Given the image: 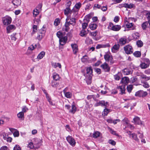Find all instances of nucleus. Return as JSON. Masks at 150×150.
<instances>
[{"mask_svg":"<svg viewBox=\"0 0 150 150\" xmlns=\"http://www.w3.org/2000/svg\"><path fill=\"white\" fill-rule=\"evenodd\" d=\"M20 35L18 33H13L11 35V40L13 41H15L16 39L20 38Z\"/></svg>","mask_w":150,"mask_h":150,"instance_id":"obj_10","label":"nucleus"},{"mask_svg":"<svg viewBox=\"0 0 150 150\" xmlns=\"http://www.w3.org/2000/svg\"><path fill=\"white\" fill-rule=\"evenodd\" d=\"M69 20V17H68L66 19V22L65 24V26L66 27L65 30L66 31H68L69 30V27L70 25L71 24L68 21Z\"/></svg>","mask_w":150,"mask_h":150,"instance_id":"obj_15","label":"nucleus"},{"mask_svg":"<svg viewBox=\"0 0 150 150\" xmlns=\"http://www.w3.org/2000/svg\"><path fill=\"white\" fill-rule=\"evenodd\" d=\"M52 66L54 68H56L57 67H58L59 68H61V65L59 63L52 62Z\"/></svg>","mask_w":150,"mask_h":150,"instance_id":"obj_30","label":"nucleus"},{"mask_svg":"<svg viewBox=\"0 0 150 150\" xmlns=\"http://www.w3.org/2000/svg\"><path fill=\"white\" fill-rule=\"evenodd\" d=\"M89 27L91 30H93L96 28L97 25L96 24L92 23L89 25Z\"/></svg>","mask_w":150,"mask_h":150,"instance_id":"obj_35","label":"nucleus"},{"mask_svg":"<svg viewBox=\"0 0 150 150\" xmlns=\"http://www.w3.org/2000/svg\"><path fill=\"white\" fill-rule=\"evenodd\" d=\"M106 46L103 45H98L96 47V49H99L101 48L105 47Z\"/></svg>","mask_w":150,"mask_h":150,"instance_id":"obj_56","label":"nucleus"},{"mask_svg":"<svg viewBox=\"0 0 150 150\" xmlns=\"http://www.w3.org/2000/svg\"><path fill=\"white\" fill-rule=\"evenodd\" d=\"M100 133L99 132H96L93 134V137L94 138H97L99 137Z\"/></svg>","mask_w":150,"mask_h":150,"instance_id":"obj_42","label":"nucleus"},{"mask_svg":"<svg viewBox=\"0 0 150 150\" xmlns=\"http://www.w3.org/2000/svg\"><path fill=\"white\" fill-rule=\"evenodd\" d=\"M139 34L137 33H135L132 34V37L135 39H137L139 38Z\"/></svg>","mask_w":150,"mask_h":150,"instance_id":"obj_40","label":"nucleus"},{"mask_svg":"<svg viewBox=\"0 0 150 150\" xmlns=\"http://www.w3.org/2000/svg\"><path fill=\"white\" fill-rule=\"evenodd\" d=\"M13 150H21V148L19 145H16L14 147Z\"/></svg>","mask_w":150,"mask_h":150,"instance_id":"obj_54","label":"nucleus"},{"mask_svg":"<svg viewBox=\"0 0 150 150\" xmlns=\"http://www.w3.org/2000/svg\"><path fill=\"white\" fill-rule=\"evenodd\" d=\"M122 121L124 122L125 125V124H126V125H129V123H128V120L127 118H125Z\"/></svg>","mask_w":150,"mask_h":150,"instance_id":"obj_63","label":"nucleus"},{"mask_svg":"<svg viewBox=\"0 0 150 150\" xmlns=\"http://www.w3.org/2000/svg\"><path fill=\"white\" fill-rule=\"evenodd\" d=\"M104 58L106 61L109 62L110 64H112L114 62L112 57H104Z\"/></svg>","mask_w":150,"mask_h":150,"instance_id":"obj_25","label":"nucleus"},{"mask_svg":"<svg viewBox=\"0 0 150 150\" xmlns=\"http://www.w3.org/2000/svg\"><path fill=\"white\" fill-rule=\"evenodd\" d=\"M28 109L27 108V107L26 106H24L22 108V111L21 112H23V113L25 112H26L28 110Z\"/></svg>","mask_w":150,"mask_h":150,"instance_id":"obj_52","label":"nucleus"},{"mask_svg":"<svg viewBox=\"0 0 150 150\" xmlns=\"http://www.w3.org/2000/svg\"><path fill=\"white\" fill-rule=\"evenodd\" d=\"M129 78L127 77H125L122 79L121 82L123 83L127 84L129 83Z\"/></svg>","mask_w":150,"mask_h":150,"instance_id":"obj_19","label":"nucleus"},{"mask_svg":"<svg viewBox=\"0 0 150 150\" xmlns=\"http://www.w3.org/2000/svg\"><path fill=\"white\" fill-rule=\"evenodd\" d=\"M60 23L59 18H56L54 22V24L55 26H57L59 25Z\"/></svg>","mask_w":150,"mask_h":150,"instance_id":"obj_49","label":"nucleus"},{"mask_svg":"<svg viewBox=\"0 0 150 150\" xmlns=\"http://www.w3.org/2000/svg\"><path fill=\"white\" fill-rule=\"evenodd\" d=\"M76 110V107L74 105H72L71 106V109H70L69 111V112L73 114H74Z\"/></svg>","mask_w":150,"mask_h":150,"instance_id":"obj_31","label":"nucleus"},{"mask_svg":"<svg viewBox=\"0 0 150 150\" xmlns=\"http://www.w3.org/2000/svg\"><path fill=\"white\" fill-rule=\"evenodd\" d=\"M127 133L129 135V137L130 138H132L134 139L137 142H139V140L137 137V134L134 133L131 134L130 131H127Z\"/></svg>","mask_w":150,"mask_h":150,"instance_id":"obj_6","label":"nucleus"},{"mask_svg":"<svg viewBox=\"0 0 150 150\" xmlns=\"http://www.w3.org/2000/svg\"><path fill=\"white\" fill-rule=\"evenodd\" d=\"M135 124L137 125H141L142 122L140 120L139 118L138 117H137L133 119Z\"/></svg>","mask_w":150,"mask_h":150,"instance_id":"obj_18","label":"nucleus"},{"mask_svg":"<svg viewBox=\"0 0 150 150\" xmlns=\"http://www.w3.org/2000/svg\"><path fill=\"white\" fill-rule=\"evenodd\" d=\"M109 109L105 108L102 112V115L104 116L107 115L109 112Z\"/></svg>","mask_w":150,"mask_h":150,"instance_id":"obj_33","label":"nucleus"},{"mask_svg":"<svg viewBox=\"0 0 150 150\" xmlns=\"http://www.w3.org/2000/svg\"><path fill=\"white\" fill-rule=\"evenodd\" d=\"M148 64H147L145 62H141L140 65V66L142 69H144L147 68L149 67Z\"/></svg>","mask_w":150,"mask_h":150,"instance_id":"obj_28","label":"nucleus"},{"mask_svg":"<svg viewBox=\"0 0 150 150\" xmlns=\"http://www.w3.org/2000/svg\"><path fill=\"white\" fill-rule=\"evenodd\" d=\"M125 23L126 26L128 28H131V27H133V24L132 23H129V21L127 20L125 21Z\"/></svg>","mask_w":150,"mask_h":150,"instance_id":"obj_21","label":"nucleus"},{"mask_svg":"<svg viewBox=\"0 0 150 150\" xmlns=\"http://www.w3.org/2000/svg\"><path fill=\"white\" fill-rule=\"evenodd\" d=\"M108 105V102H105L104 100L99 101L98 102H97L94 104V106L97 107L99 106H105V108H106L107 105Z\"/></svg>","mask_w":150,"mask_h":150,"instance_id":"obj_4","label":"nucleus"},{"mask_svg":"<svg viewBox=\"0 0 150 150\" xmlns=\"http://www.w3.org/2000/svg\"><path fill=\"white\" fill-rule=\"evenodd\" d=\"M43 57H33L32 58V60L35 62H37L39 60V59H40L42 58Z\"/></svg>","mask_w":150,"mask_h":150,"instance_id":"obj_39","label":"nucleus"},{"mask_svg":"<svg viewBox=\"0 0 150 150\" xmlns=\"http://www.w3.org/2000/svg\"><path fill=\"white\" fill-rule=\"evenodd\" d=\"M125 85L119 86L118 88L120 89V94H122L124 93H125Z\"/></svg>","mask_w":150,"mask_h":150,"instance_id":"obj_22","label":"nucleus"},{"mask_svg":"<svg viewBox=\"0 0 150 150\" xmlns=\"http://www.w3.org/2000/svg\"><path fill=\"white\" fill-rule=\"evenodd\" d=\"M127 40L124 38H121L119 39V43L122 45L125 44L127 42Z\"/></svg>","mask_w":150,"mask_h":150,"instance_id":"obj_26","label":"nucleus"},{"mask_svg":"<svg viewBox=\"0 0 150 150\" xmlns=\"http://www.w3.org/2000/svg\"><path fill=\"white\" fill-rule=\"evenodd\" d=\"M46 98H47V100L49 102L50 104L52 105H53V103L51 101V97L49 96L48 95L46 96Z\"/></svg>","mask_w":150,"mask_h":150,"instance_id":"obj_46","label":"nucleus"},{"mask_svg":"<svg viewBox=\"0 0 150 150\" xmlns=\"http://www.w3.org/2000/svg\"><path fill=\"white\" fill-rule=\"evenodd\" d=\"M0 135L2 137L4 140H6L7 137L8 136L7 134L4 132H0Z\"/></svg>","mask_w":150,"mask_h":150,"instance_id":"obj_36","label":"nucleus"},{"mask_svg":"<svg viewBox=\"0 0 150 150\" xmlns=\"http://www.w3.org/2000/svg\"><path fill=\"white\" fill-rule=\"evenodd\" d=\"M88 26V23H84L82 25V29H85Z\"/></svg>","mask_w":150,"mask_h":150,"instance_id":"obj_61","label":"nucleus"},{"mask_svg":"<svg viewBox=\"0 0 150 150\" xmlns=\"http://www.w3.org/2000/svg\"><path fill=\"white\" fill-rule=\"evenodd\" d=\"M33 31L32 33V34H34L37 31V26L35 25H33Z\"/></svg>","mask_w":150,"mask_h":150,"instance_id":"obj_48","label":"nucleus"},{"mask_svg":"<svg viewBox=\"0 0 150 150\" xmlns=\"http://www.w3.org/2000/svg\"><path fill=\"white\" fill-rule=\"evenodd\" d=\"M66 139L71 145L73 146H75L76 144L75 140L72 137L69 136L67 137Z\"/></svg>","mask_w":150,"mask_h":150,"instance_id":"obj_5","label":"nucleus"},{"mask_svg":"<svg viewBox=\"0 0 150 150\" xmlns=\"http://www.w3.org/2000/svg\"><path fill=\"white\" fill-rule=\"evenodd\" d=\"M87 57H83L81 59L82 62L84 63L88 62V58Z\"/></svg>","mask_w":150,"mask_h":150,"instance_id":"obj_51","label":"nucleus"},{"mask_svg":"<svg viewBox=\"0 0 150 150\" xmlns=\"http://www.w3.org/2000/svg\"><path fill=\"white\" fill-rule=\"evenodd\" d=\"M39 13V11L38 10L36 9H34L33 11V14L34 17H36Z\"/></svg>","mask_w":150,"mask_h":150,"instance_id":"obj_43","label":"nucleus"},{"mask_svg":"<svg viewBox=\"0 0 150 150\" xmlns=\"http://www.w3.org/2000/svg\"><path fill=\"white\" fill-rule=\"evenodd\" d=\"M87 33V31L85 29H82L80 31L79 35L81 37H86Z\"/></svg>","mask_w":150,"mask_h":150,"instance_id":"obj_24","label":"nucleus"},{"mask_svg":"<svg viewBox=\"0 0 150 150\" xmlns=\"http://www.w3.org/2000/svg\"><path fill=\"white\" fill-rule=\"evenodd\" d=\"M44 31V34H45V28L44 26H43L42 28L39 30V33H42Z\"/></svg>","mask_w":150,"mask_h":150,"instance_id":"obj_53","label":"nucleus"},{"mask_svg":"<svg viewBox=\"0 0 150 150\" xmlns=\"http://www.w3.org/2000/svg\"><path fill=\"white\" fill-rule=\"evenodd\" d=\"M70 11V8H67L64 11V13L66 15H67Z\"/></svg>","mask_w":150,"mask_h":150,"instance_id":"obj_45","label":"nucleus"},{"mask_svg":"<svg viewBox=\"0 0 150 150\" xmlns=\"http://www.w3.org/2000/svg\"><path fill=\"white\" fill-rule=\"evenodd\" d=\"M133 4H128L124 3L119 4L118 7L120 8L122 7H125L126 8H131L133 7Z\"/></svg>","mask_w":150,"mask_h":150,"instance_id":"obj_9","label":"nucleus"},{"mask_svg":"<svg viewBox=\"0 0 150 150\" xmlns=\"http://www.w3.org/2000/svg\"><path fill=\"white\" fill-rule=\"evenodd\" d=\"M16 28V27L13 25H10L6 27L7 33H9Z\"/></svg>","mask_w":150,"mask_h":150,"instance_id":"obj_11","label":"nucleus"},{"mask_svg":"<svg viewBox=\"0 0 150 150\" xmlns=\"http://www.w3.org/2000/svg\"><path fill=\"white\" fill-rule=\"evenodd\" d=\"M109 142L110 144L112 145H115L116 144L115 142L114 141L112 140H110L109 141Z\"/></svg>","mask_w":150,"mask_h":150,"instance_id":"obj_64","label":"nucleus"},{"mask_svg":"<svg viewBox=\"0 0 150 150\" xmlns=\"http://www.w3.org/2000/svg\"><path fill=\"white\" fill-rule=\"evenodd\" d=\"M139 76L140 79H143L147 80L150 79V76H146L145 75L143 74H140Z\"/></svg>","mask_w":150,"mask_h":150,"instance_id":"obj_27","label":"nucleus"},{"mask_svg":"<svg viewBox=\"0 0 150 150\" xmlns=\"http://www.w3.org/2000/svg\"><path fill=\"white\" fill-rule=\"evenodd\" d=\"M36 47V45H35V46L32 45L30 46L28 48V50H30L32 51L35 49Z\"/></svg>","mask_w":150,"mask_h":150,"instance_id":"obj_47","label":"nucleus"},{"mask_svg":"<svg viewBox=\"0 0 150 150\" xmlns=\"http://www.w3.org/2000/svg\"><path fill=\"white\" fill-rule=\"evenodd\" d=\"M122 72L124 74L127 75L131 74L132 72L131 69L127 68H125L122 70Z\"/></svg>","mask_w":150,"mask_h":150,"instance_id":"obj_17","label":"nucleus"},{"mask_svg":"<svg viewBox=\"0 0 150 150\" xmlns=\"http://www.w3.org/2000/svg\"><path fill=\"white\" fill-rule=\"evenodd\" d=\"M28 147L31 149L33 148L34 146L33 144V143L31 142L29 143L28 145Z\"/></svg>","mask_w":150,"mask_h":150,"instance_id":"obj_62","label":"nucleus"},{"mask_svg":"<svg viewBox=\"0 0 150 150\" xmlns=\"http://www.w3.org/2000/svg\"><path fill=\"white\" fill-rule=\"evenodd\" d=\"M93 70L91 67H88L86 69V74L84 75L86 76V82L88 84H90L91 83V80L92 76Z\"/></svg>","mask_w":150,"mask_h":150,"instance_id":"obj_1","label":"nucleus"},{"mask_svg":"<svg viewBox=\"0 0 150 150\" xmlns=\"http://www.w3.org/2000/svg\"><path fill=\"white\" fill-rule=\"evenodd\" d=\"M120 45L119 44H115L112 47L111 50L112 52L116 53L118 51L120 48Z\"/></svg>","mask_w":150,"mask_h":150,"instance_id":"obj_12","label":"nucleus"},{"mask_svg":"<svg viewBox=\"0 0 150 150\" xmlns=\"http://www.w3.org/2000/svg\"><path fill=\"white\" fill-rule=\"evenodd\" d=\"M94 69L95 71L98 74H100L101 73V70L100 69L95 68Z\"/></svg>","mask_w":150,"mask_h":150,"instance_id":"obj_58","label":"nucleus"},{"mask_svg":"<svg viewBox=\"0 0 150 150\" xmlns=\"http://www.w3.org/2000/svg\"><path fill=\"white\" fill-rule=\"evenodd\" d=\"M53 79L56 81L59 80L60 77L58 74H54L53 76Z\"/></svg>","mask_w":150,"mask_h":150,"instance_id":"obj_34","label":"nucleus"},{"mask_svg":"<svg viewBox=\"0 0 150 150\" xmlns=\"http://www.w3.org/2000/svg\"><path fill=\"white\" fill-rule=\"evenodd\" d=\"M124 50L125 53L127 54H132L133 52V49L132 47L129 45L125 46L124 47Z\"/></svg>","mask_w":150,"mask_h":150,"instance_id":"obj_2","label":"nucleus"},{"mask_svg":"<svg viewBox=\"0 0 150 150\" xmlns=\"http://www.w3.org/2000/svg\"><path fill=\"white\" fill-rule=\"evenodd\" d=\"M75 18H72L70 19V20L69 21V23L73 25H75L76 23Z\"/></svg>","mask_w":150,"mask_h":150,"instance_id":"obj_37","label":"nucleus"},{"mask_svg":"<svg viewBox=\"0 0 150 150\" xmlns=\"http://www.w3.org/2000/svg\"><path fill=\"white\" fill-rule=\"evenodd\" d=\"M11 18L10 17H8L3 18L2 21L4 25H7L11 23Z\"/></svg>","mask_w":150,"mask_h":150,"instance_id":"obj_7","label":"nucleus"},{"mask_svg":"<svg viewBox=\"0 0 150 150\" xmlns=\"http://www.w3.org/2000/svg\"><path fill=\"white\" fill-rule=\"evenodd\" d=\"M67 40V38L66 36H64L59 39V41L60 45H63L66 43Z\"/></svg>","mask_w":150,"mask_h":150,"instance_id":"obj_13","label":"nucleus"},{"mask_svg":"<svg viewBox=\"0 0 150 150\" xmlns=\"http://www.w3.org/2000/svg\"><path fill=\"white\" fill-rule=\"evenodd\" d=\"M58 84L57 82L54 81H52L51 83V86L53 87H55Z\"/></svg>","mask_w":150,"mask_h":150,"instance_id":"obj_59","label":"nucleus"},{"mask_svg":"<svg viewBox=\"0 0 150 150\" xmlns=\"http://www.w3.org/2000/svg\"><path fill=\"white\" fill-rule=\"evenodd\" d=\"M148 93L146 91L142 90H140L137 92L135 94V96L139 97H144L147 96Z\"/></svg>","mask_w":150,"mask_h":150,"instance_id":"obj_3","label":"nucleus"},{"mask_svg":"<svg viewBox=\"0 0 150 150\" xmlns=\"http://www.w3.org/2000/svg\"><path fill=\"white\" fill-rule=\"evenodd\" d=\"M137 44L138 47H141L143 45V43L141 40H139L137 41Z\"/></svg>","mask_w":150,"mask_h":150,"instance_id":"obj_44","label":"nucleus"},{"mask_svg":"<svg viewBox=\"0 0 150 150\" xmlns=\"http://www.w3.org/2000/svg\"><path fill=\"white\" fill-rule=\"evenodd\" d=\"M100 67L105 72H109L110 71V67L108 64L105 62L102 64L100 66Z\"/></svg>","mask_w":150,"mask_h":150,"instance_id":"obj_8","label":"nucleus"},{"mask_svg":"<svg viewBox=\"0 0 150 150\" xmlns=\"http://www.w3.org/2000/svg\"><path fill=\"white\" fill-rule=\"evenodd\" d=\"M133 89V86L132 85H129L127 87V89L129 93L131 92Z\"/></svg>","mask_w":150,"mask_h":150,"instance_id":"obj_41","label":"nucleus"},{"mask_svg":"<svg viewBox=\"0 0 150 150\" xmlns=\"http://www.w3.org/2000/svg\"><path fill=\"white\" fill-rule=\"evenodd\" d=\"M148 24V22H144L142 25V27L143 30H146Z\"/></svg>","mask_w":150,"mask_h":150,"instance_id":"obj_38","label":"nucleus"},{"mask_svg":"<svg viewBox=\"0 0 150 150\" xmlns=\"http://www.w3.org/2000/svg\"><path fill=\"white\" fill-rule=\"evenodd\" d=\"M81 4L80 3H78L76 4L75 7L77 9H79L81 6Z\"/></svg>","mask_w":150,"mask_h":150,"instance_id":"obj_60","label":"nucleus"},{"mask_svg":"<svg viewBox=\"0 0 150 150\" xmlns=\"http://www.w3.org/2000/svg\"><path fill=\"white\" fill-rule=\"evenodd\" d=\"M44 31L42 33H39L38 34V35L37 36V38L38 40H41L42 38L44 36Z\"/></svg>","mask_w":150,"mask_h":150,"instance_id":"obj_29","label":"nucleus"},{"mask_svg":"<svg viewBox=\"0 0 150 150\" xmlns=\"http://www.w3.org/2000/svg\"><path fill=\"white\" fill-rule=\"evenodd\" d=\"M133 55L135 56H141V53L140 51H136L133 53Z\"/></svg>","mask_w":150,"mask_h":150,"instance_id":"obj_50","label":"nucleus"},{"mask_svg":"<svg viewBox=\"0 0 150 150\" xmlns=\"http://www.w3.org/2000/svg\"><path fill=\"white\" fill-rule=\"evenodd\" d=\"M57 35L59 39L62 37V33L60 32H58L57 33Z\"/></svg>","mask_w":150,"mask_h":150,"instance_id":"obj_57","label":"nucleus"},{"mask_svg":"<svg viewBox=\"0 0 150 150\" xmlns=\"http://www.w3.org/2000/svg\"><path fill=\"white\" fill-rule=\"evenodd\" d=\"M21 0H13L12 3L14 5L17 7L21 4Z\"/></svg>","mask_w":150,"mask_h":150,"instance_id":"obj_20","label":"nucleus"},{"mask_svg":"<svg viewBox=\"0 0 150 150\" xmlns=\"http://www.w3.org/2000/svg\"><path fill=\"white\" fill-rule=\"evenodd\" d=\"M19 132L17 130H16L13 133L14 137H18L19 136Z\"/></svg>","mask_w":150,"mask_h":150,"instance_id":"obj_55","label":"nucleus"},{"mask_svg":"<svg viewBox=\"0 0 150 150\" xmlns=\"http://www.w3.org/2000/svg\"><path fill=\"white\" fill-rule=\"evenodd\" d=\"M72 48L73 52L76 54L78 52V46L76 44H72L71 45Z\"/></svg>","mask_w":150,"mask_h":150,"instance_id":"obj_14","label":"nucleus"},{"mask_svg":"<svg viewBox=\"0 0 150 150\" xmlns=\"http://www.w3.org/2000/svg\"><path fill=\"white\" fill-rule=\"evenodd\" d=\"M18 117L21 119H23L24 118V113L23 112H19L17 115Z\"/></svg>","mask_w":150,"mask_h":150,"instance_id":"obj_32","label":"nucleus"},{"mask_svg":"<svg viewBox=\"0 0 150 150\" xmlns=\"http://www.w3.org/2000/svg\"><path fill=\"white\" fill-rule=\"evenodd\" d=\"M121 28V26L119 25H115L112 27L111 28H110L111 30L115 31H117L119 30Z\"/></svg>","mask_w":150,"mask_h":150,"instance_id":"obj_23","label":"nucleus"},{"mask_svg":"<svg viewBox=\"0 0 150 150\" xmlns=\"http://www.w3.org/2000/svg\"><path fill=\"white\" fill-rule=\"evenodd\" d=\"M66 88L63 90V92L64 93L65 96L68 98H70L72 96V93L70 92H66Z\"/></svg>","mask_w":150,"mask_h":150,"instance_id":"obj_16","label":"nucleus"}]
</instances>
